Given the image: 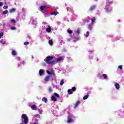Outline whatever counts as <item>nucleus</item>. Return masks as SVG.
I'll use <instances>...</instances> for the list:
<instances>
[{
  "instance_id": "obj_6",
  "label": "nucleus",
  "mask_w": 124,
  "mask_h": 124,
  "mask_svg": "<svg viewBox=\"0 0 124 124\" xmlns=\"http://www.w3.org/2000/svg\"><path fill=\"white\" fill-rule=\"evenodd\" d=\"M45 8H46V6H41L40 7V10L41 12L43 13V11L44 10Z\"/></svg>"
},
{
  "instance_id": "obj_30",
  "label": "nucleus",
  "mask_w": 124,
  "mask_h": 124,
  "mask_svg": "<svg viewBox=\"0 0 124 124\" xmlns=\"http://www.w3.org/2000/svg\"><path fill=\"white\" fill-rule=\"evenodd\" d=\"M54 95L56 97H58V98L60 97V95H59V94L57 93H54Z\"/></svg>"
},
{
  "instance_id": "obj_9",
  "label": "nucleus",
  "mask_w": 124,
  "mask_h": 124,
  "mask_svg": "<svg viewBox=\"0 0 124 124\" xmlns=\"http://www.w3.org/2000/svg\"><path fill=\"white\" fill-rule=\"evenodd\" d=\"M115 88L117 90H119V89H120V84H119V83H115Z\"/></svg>"
},
{
  "instance_id": "obj_32",
  "label": "nucleus",
  "mask_w": 124,
  "mask_h": 124,
  "mask_svg": "<svg viewBox=\"0 0 124 124\" xmlns=\"http://www.w3.org/2000/svg\"><path fill=\"white\" fill-rule=\"evenodd\" d=\"M11 22H12V24H16V21H15V20H14V19H12Z\"/></svg>"
},
{
  "instance_id": "obj_18",
  "label": "nucleus",
  "mask_w": 124,
  "mask_h": 124,
  "mask_svg": "<svg viewBox=\"0 0 124 124\" xmlns=\"http://www.w3.org/2000/svg\"><path fill=\"white\" fill-rule=\"evenodd\" d=\"M7 13H8V10L4 11L2 12L3 15H5V14H7Z\"/></svg>"
},
{
  "instance_id": "obj_22",
  "label": "nucleus",
  "mask_w": 124,
  "mask_h": 124,
  "mask_svg": "<svg viewBox=\"0 0 124 124\" xmlns=\"http://www.w3.org/2000/svg\"><path fill=\"white\" fill-rule=\"evenodd\" d=\"M48 43L49 45H51V46L53 45V41H52V40H49L48 41Z\"/></svg>"
},
{
  "instance_id": "obj_34",
  "label": "nucleus",
  "mask_w": 124,
  "mask_h": 124,
  "mask_svg": "<svg viewBox=\"0 0 124 124\" xmlns=\"http://www.w3.org/2000/svg\"><path fill=\"white\" fill-rule=\"evenodd\" d=\"M3 8L4 9H7V8H8V6H7V5L4 6L3 7Z\"/></svg>"
},
{
  "instance_id": "obj_20",
  "label": "nucleus",
  "mask_w": 124,
  "mask_h": 124,
  "mask_svg": "<svg viewBox=\"0 0 124 124\" xmlns=\"http://www.w3.org/2000/svg\"><path fill=\"white\" fill-rule=\"evenodd\" d=\"M95 20H96V18L94 17L93 18H91L92 24H93V23H94V22H95Z\"/></svg>"
},
{
  "instance_id": "obj_8",
  "label": "nucleus",
  "mask_w": 124,
  "mask_h": 124,
  "mask_svg": "<svg viewBox=\"0 0 124 124\" xmlns=\"http://www.w3.org/2000/svg\"><path fill=\"white\" fill-rule=\"evenodd\" d=\"M51 100H52V101H57V98H56V97H55L54 96H51Z\"/></svg>"
},
{
  "instance_id": "obj_3",
  "label": "nucleus",
  "mask_w": 124,
  "mask_h": 124,
  "mask_svg": "<svg viewBox=\"0 0 124 124\" xmlns=\"http://www.w3.org/2000/svg\"><path fill=\"white\" fill-rule=\"evenodd\" d=\"M44 74V71L42 69H40L39 70V75L40 76H42Z\"/></svg>"
},
{
  "instance_id": "obj_42",
  "label": "nucleus",
  "mask_w": 124,
  "mask_h": 124,
  "mask_svg": "<svg viewBox=\"0 0 124 124\" xmlns=\"http://www.w3.org/2000/svg\"><path fill=\"white\" fill-rule=\"evenodd\" d=\"M51 74H54V70H52L51 72Z\"/></svg>"
},
{
  "instance_id": "obj_37",
  "label": "nucleus",
  "mask_w": 124,
  "mask_h": 124,
  "mask_svg": "<svg viewBox=\"0 0 124 124\" xmlns=\"http://www.w3.org/2000/svg\"><path fill=\"white\" fill-rule=\"evenodd\" d=\"M118 68H119L120 69H123V65H120L118 66Z\"/></svg>"
},
{
  "instance_id": "obj_24",
  "label": "nucleus",
  "mask_w": 124,
  "mask_h": 124,
  "mask_svg": "<svg viewBox=\"0 0 124 124\" xmlns=\"http://www.w3.org/2000/svg\"><path fill=\"white\" fill-rule=\"evenodd\" d=\"M71 91H72L71 89L68 90V93L69 94H72V92Z\"/></svg>"
},
{
  "instance_id": "obj_12",
  "label": "nucleus",
  "mask_w": 124,
  "mask_h": 124,
  "mask_svg": "<svg viewBox=\"0 0 124 124\" xmlns=\"http://www.w3.org/2000/svg\"><path fill=\"white\" fill-rule=\"evenodd\" d=\"M16 11V9L15 8H12L10 10V13H13V12H15Z\"/></svg>"
},
{
  "instance_id": "obj_31",
  "label": "nucleus",
  "mask_w": 124,
  "mask_h": 124,
  "mask_svg": "<svg viewBox=\"0 0 124 124\" xmlns=\"http://www.w3.org/2000/svg\"><path fill=\"white\" fill-rule=\"evenodd\" d=\"M48 91L49 92V93H52V92H53V90L52 89V88L51 87H49L48 88Z\"/></svg>"
},
{
  "instance_id": "obj_33",
  "label": "nucleus",
  "mask_w": 124,
  "mask_h": 124,
  "mask_svg": "<svg viewBox=\"0 0 124 124\" xmlns=\"http://www.w3.org/2000/svg\"><path fill=\"white\" fill-rule=\"evenodd\" d=\"M29 44H30V43L29 42H25L24 43V45H29Z\"/></svg>"
},
{
  "instance_id": "obj_11",
  "label": "nucleus",
  "mask_w": 124,
  "mask_h": 124,
  "mask_svg": "<svg viewBox=\"0 0 124 124\" xmlns=\"http://www.w3.org/2000/svg\"><path fill=\"white\" fill-rule=\"evenodd\" d=\"M50 80V76H48L46 77L45 78V81H49Z\"/></svg>"
},
{
  "instance_id": "obj_38",
  "label": "nucleus",
  "mask_w": 124,
  "mask_h": 124,
  "mask_svg": "<svg viewBox=\"0 0 124 124\" xmlns=\"http://www.w3.org/2000/svg\"><path fill=\"white\" fill-rule=\"evenodd\" d=\"M47 74H48L49 75H51V74H52V73H51V72L49 71V70L47 71Z\"/></svg>"
},
{
  "instance_id": "obj_10",
  "label": "nucleus",
  "mask_w": 124,
  "mask_h": 124,
  "mask_svg": "<svg viewBox=\"0 0 124 124\" xmlns=\"http://www.w3.org/2000/svg\"><path fill=\"white\" fill-rule=\"evenodd\" d=\"M12 54L13 56H16V55H17V52H16V51L13 50H12Z\"/></svg>"
},
{
  "instance_id": "obj_17",
  "label": "nucleus",
  "mask_w": 124,
  "mask_h": 124,
  "mask_svg": "<svg viewBox=\"0 0 124 124\" xmlns=\"http://www.w3.org/2000/svg\"><path fill=\"white\" fill-rule=\"evenodd\" d=\"M90 96V95L87 94L85 96H84L83 98V99H84V100H86V99H88V97H89V96Z\"/></svg>"
},
{
  "instance_id": "obj_13",
  "label": "nucleus",
  "mask_w": 124,
  "mask_h": 124,
  "mask_svg": "<svg viewBox=\"0 0 124 124\" xmlns=\"http://www.w3.org/2000/svg\"><path fill=\"white\" fill-rule=\"evenodd\" d=\"M58 13H59V12H51L50 14L51 15H55L56 16V15H58Z\"/></svg>"
},
{
  "instance_id": "obj_40",
  "label": "nucleus",
  "mask_w": 124,
  "mask_h": 124,
  "mask_svg": "<svg viewBox=\"0 0 124 124\" xmlns=\"http://www.w3.org/2000/svg\"><path fill=\"white\" fill-rule=\"evenodd\" d=\"M106 12H110V10H109V9H108V8H106Z\"/></svg>"
},
{
  "instance_id": "obj_36",
  "label": "nucleus",
  "mask_w": 124,
  "mask_h": 124,
  "mask_svg": "<svg viewBox=\"0 0 124 124\" xmlns=\"http://www.w3.org/2000/svg\"><path fill=\"white\" fill-rule=\"evenodd\" d=\"M1 36H3V33L0 32V39L1 38Z\"/></svg>"
},
{
  "instance_id": "obj_1",
  "label": "nucleus",
  "mask_w": 124,
  "mask_h": 124,
  "mask_svg": "<svg viewBox=\"0 0 124 124\" xmlns=\"http://www.w3.org/2000/svg\"><path fill=\"white\" fill-rule=\"evenodd\" d=\"M54 57L53 56H48L44 59V62H46L47 64H53V63H55V61H52Z\"/></svg>"
},
{
  "instance_id": "obj_14",
  "label": "nucleus",
  "mask_w": 124,
  "mask_h": 124,
  "mask_svg": "<svg viewBox=\"0 0 124 124\" xmlns=\"http://www.w3.org/2000/svg\"><path fill=\"white\" fill-rule=\"evenodd\" d=\"M62 61H63V59L62 57H60L56 59L57 62H62Z\"/></svg>"
},
{
  "instance_id": "obj_41",
  "label": "nucleus",
  "mask_w": 124,
  "mask_h": 124,
  "mask_svg": "<svg viewBox=\"0 0 124 124\" xmlns=\"http://www.w3.org/2000/svg\"><path fill=\"white\" fill-rule=\"evenodd\" d=\"M2 5H3V3L2 2H0V6H1Z\"/></svg>"
},
{
  "instance_id": "obj_7",
  "label": "nucleus",
  "mask_w": 124,
  "mask_h": 124,
  "mask_svg": "<svg viewBox=\"0 0 124 124\" xmlns=\"http://www.w3.org/2000/svg\"><path fill=\"white\" fill-rule=\"evenodd\" d=\"M73 122V119H72V118H68L67 123H68V124H70V123H72Z\"/></svg>"
},
{
  "instance_id": "obj_27",
  "label": "nucleus",
  "mask_w": 124,
  "mask_h": 124,
  "mask_svg": "<svg viewBox=\"0 0 124 124\" xmlns=\"http://www.w3.org/2000/svg\"><path fill=\"white\" fill-rule=\"evenodd\" d=\"M88 29L90 30H93V26H92L91 25H88Z\"/></svg>"
},
{
  "instance_id": "obj_21",
  "label": "nucleus",
  "mask_w": 124,
  "mask_h": 124,
  "mask_svg": "<svg viewBox=\"0 0 124 124\" xmlns=\"http://www.w3.org/2000/svg\"><path fill=\"white\" fill-rule=\"evenodd\" d=\"M0 42L1 43V44H6V42H5V41H3V39H1L0 41Z\"/></svg>"
},
{
  "instance_id": "obj_29",
  "label": "nucleus",
  "mask_w": 124,
  "mask_h": 124,
  "mask_svg": "<svg viewBox=\"0 0 124 124\" xmlns=\"http://www.w3.org/2000/svg\"><path fill=\"white\" fill-rule=\"evenodd\" d=\"M71 90L73 92H75V91H76V87H73L72 88V89H71Z\"/></svg>"
},
{
  "instance_id": "obj_2",
  "label": "nucleus",
  "mask_w": 124,
  "mask_h": 124,
  "mask_svg": "<svg viewBox=\"0 0 124 124\" xmlns=\"http://www.w3.org/2000/svg\"><path fill=\"white\" fill-rule=\"evenodd\" d=\"M21 118L24 120L25 124H27L29 123V118H28L26 114H22Z\"/></svg>"
},
{
  "instance_id": "obj_16",
  "label": "nucleus",
  "mask_w": 124,
  "mask_h": 124,
  "mask_svg": "<svg viewBox=\"0 0 124 124\" xmlns=\"http://www.w3.org/2000/svg\"><path fill=\"white\" fill-rule=\"evenodd\" d=\"M94 9H95V5L92 6L90 8V10L91 11L93 10Z\"/></svg>"
},
{
  "instance_id": "obj_39",
  "label": "nucleus",
  "mask_w": 124,
  "mask_h": 124,
  "mask_svg": "<svg viewBox=\"0 0 124 124\" xmlns=\"http://www.w3.org/2000/svg\"><path fill=\"white\" fill-rule=\"evenodd\" d=\"M89 31H87L86 34V37H88V36H89Z\"/></svg>"
},
{
  "instance_id": "obj_15",
  "label": "nucleus",
  "mask_w": 124,
  "mask_h": 124,
  "mask_svg": "<svg viewBox=\"0 0 124 124\" xmlns=\"http://www.w3.org/2000/svg\"><path fill=\"white\" fill-rule=\"evenodd\" d=\"M32 110H36V106L35 105H32L31 107Z\"/></svg>"
},
{
  "instance_id": "obj_25",
  "label": "nucleus",
  "mask_w": 124,
  "mask_h": 124,
  "mask_svg": "<svg viewBox=\"0 0 124 124\" xmlns=\"http://www.w3.org/2000/svg\"><path fill=\"white\" fill-rule=\"evenodd\" d=\"M103 77H104V79H107L108 78L106 74H103Z\"/></svg>"
},
{
  "instance_id": "obj_35",
  "label": "nucleus",
  "mask_w": 124,
  "mask_h": 124,
  "mask_svg": "<svg viewBox=\"0 0 124 124\" xmlns=\"http://www.w3.org/2000/svg\"><path fill=\"white\" fill-rule=\"evenodd\" d=\"M11 30H12V31H14L16 30V27H12L11 28Z\"/></svg>"
},
{
  "instance_id": "obj_26",
  "label": "nucleus",
  "mask_w": 124,
  "mask_h": 124,
  "mask_svg": "<svg viewBox=\"0 0 124 124\" xmlns=\"http://www.w3.org/2000/svg\"><path fill=\"white\" fill-rule=\"evenodd\" d=\"M67 32L69 33V34H71L73 33V31L71 30H68Z\"/></svg>"
},
{
  "instance_id": "obj_28",
  "label": "nucleus",
  "mask_w": 124,
  "mask_h": 124,
  "mask_svg": "<svg viewBox=\"0 0 124 124\" xmlns=\"http://www.w3.org/2000/svg\"><path fill=\"white\" fill-rule=\"evenodd\" d=\"M81 31V30L80 29H78L76 31V33H78V34H79L80 33Z\"/></svg>"
},
{
  "instance_id": "obj_23",
  "label": "nucleus",
  "mask_w": 124,
  "mask_h": 124,
  "mask_svg": "<svg viewBox=\"0 0 124 124\" xmlns=\"http://www.w3.org/2000/svg\"><path fill=\"white\" fill-rule=\"evenodd\" d=\"M46 31L47 32H51V28H46Z\"/></svg>"
},
{
  "instance_id": "obj_4",
  "label": "nucleus",
  "mask_w": 124,
  "mask_h": 124,
  "mask_svg": "<svg viewBox=\"0 0 124 124\" xmlns=\"http://www.w3.org/2000/svg\"><path fill=\"white\" fill-rule=\"evenodd\" d=\"M42 101L44 102H45V103H47L48 102V99L46 97H43L42 99Z\"/></svg>"
},
{
  "instance_id": "obj_5",
  "label": "nucleus",
  "mask_w": 124,
  "mask_h": 124,
  "mask_svg": "<svg viewBox=\"0 0 124 124\" xmlns=\"http://www.w3.org/2000/svg\"><path fill=\"white\" fill-rule=\"evenodd\" d=\"M80 103H81V102H80V101H77L76 102V104H75V107L74 108H75L76 107H77L79 104Z\"/></svg>"
},
{
  "instance_id": "obj_19",
  "label": "nucleus",
  "mask_w": 124,
  "mask_h": 124,
  "mask_svg": "<svg viewBox=\"0 0 124 124\" xmlns=\"http://www.w3.org/2000/svg\"><path fill=\"white\" fill-rule=\"evenodd\" d=\"M64 83V81L63 79H62L60 81L61 86H62V85H63Z\"/></svg>"
}]
</instances>
